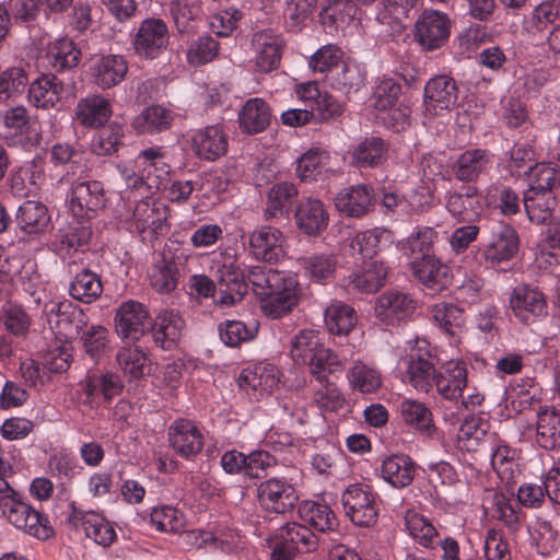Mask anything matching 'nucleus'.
<instances>
[{
	"label": "nucleus",
	"instance_id": "nucleus-1",
	"mask_svg": "<svg viewBox=\"0 0 560 560\" xmlns=\"http://www.w3.org/2000/svg\"><path fill=\"white\" fill-rule=\"evenodd\" d=\"M0 509L2 515L11 525L27 535L46 540L55 534L47 517L23 501L16 491L0 498Z\"/></svg>",
	"mask_w": 560,
	"mask_h": 560
},
{
	"label": "nucleus",
	"instance_id": "nucleus-2",
	"mask_svg": "<svg viewBox=\"0 0 560 560\" xmlns=\"http://www.w3.org/2000/svg\"><path fill=\"white\" fill-rule=\"evenodd\" d=\"M316 535L305 525L288 523L272 539L271 560H292L298 552H311L317 548Z\"/></svg>",
	"mask_w": 560,
	"mask_h": 560
},
{
	"label": "nucleus",
	"instance_id": "nucleus-3",
	"mask_svg": "<svg viewBox=\"0 0 560 560\" xmlns=\"http://www.w3.org/2000/svg\"><path fill=\"white\" fill-rule=\"evenodd\" d=\"M375 493L366 485H350L341 495L346 515L361 527H370L377 521L378 509Z\"/></svg>",
	"mask_w": 560,
	"mask_h": 560
},
{
	"label": "nucleus",
	"instance_id": "nucleus-4",
	"mask_svg": "<svg viewBox=\"0 0 560 560\" xmlns=\"http://www.w3.org/2000/svg\"><path fill=\"white\" fill-rule=\"evenodd\" d=\"M167 206L148 196L135 205L129 221L130 226L143 235V240H152L167 232Z\"/></svg>",
	"mask_w": 560,
	"mask_h": 560
},
{
	"label": "nucleus",
	"instance_id": "nucleus-5",
	"mask_svg": "<svg viewBox=\"0 0 560 560\" xmlns=\"http://www.w3.org/2000/svg\"><path fill=\"white\" fill-rule=\"evenodd\" d=\"M48 323L65 343L80 338L89 326V317L78 305L70 301L51 303L48 310Z\"/></svg>",
	"mask_w": 560,
	"mask_h": 560
},
{
	"label": "nucleus",
	"instance_id": "nucleus-6",
	"mask_svg": "<svg viewBox=\"0 0 560 560\" xmlns=\"http://www.w3.org/2000/svg\"><path fill=\"white\" fill-rule=\"evenodd\" d=\"M257 500L266 512L284 514L296 505L299 494L287 479L273 477L258 485Z\"/></svg>",
	"mask_w": 560,
	"mask_h": 560
},
{
	"label": "nucleus",
	"instance_id": "nucleus-7",
	"mask_svg": "<svg viewBox=\"0 0 560 560\" xmlns=\"http://www.w3.org/2000/svg\"><path fill=\"white\" fill-rule=\"evenodd\" d=\"M168 28L161 19H147L141 22L132 39L135 54L140 58L155 59L168 45Z\"/></svg>",
	"mask_w": 560,
	"mask_h": 560
},
{
	"label": "nucleus",
	"instance_id": "nucleus-8",
	"mask_svg": "<svg viewBox=\"0 0 560 560\" xmlns=\"http://www.w3.org/2000/svg\"><path fill=\"white\" fill-rule=\"evenodd\" d=\"M248 252L256 260L276 264L285 256V236L275 226H258L248 235Z\"/></svg>",
	"mask_w": 560,
	"mask_h": 560
},
{
	"label": "nucleus",
	"instance_id": "nucleus-9",
	"mask_svg": "<svg viewBox=\"0 0 560 560\" xmlns=\"http://www.w3.org/2000/svg\"><path fill=\"white\" fill-rule=\"evenodd\" d=\"M418 302L411 294L400 290H388L375 302V316L387 325H396L411 318Z\"/></svg>",
	"mask_w": 560,
	"mask_h": 560
},
{
	"label": "nucleus",
	"instance_id": "nucleus-10",
	"mask_svg": "<svg viewBox=\"0 0 560 560\" xmlns=\"http://www.w3.org/2000/svg\"><path fill=\"white\" fill-rule=\"evenodd\" d=\"M510 307L514 316L524 324H532L547 315V301L537 287L521 284L510 295Z\"/></svg>",
	"mask_w": 560,
	"mask_h": 560
},
{
	"label": "nucleus",
	"instance_id": "nucleus-11",
	"mask_svg": "<svg viewBox=\"0 0 560 560\" xmlns=\"http://www.w3.org/2000/svg\"><path fill=\"white\" fill-rule=\"evenodd\" d=\"M71 512L67 516V524L74 528H82L88 538L93 539L103 547L110 546L116 539L113 525L101 514L93 511H82L70 504Z\"/></svg>",
	"mask_w": 560,
	"mask_h": 560
},
{
	"label": "nucleus",
	"instance_id": "nucleus-12",
	"mask_svg": "<svg viewBox=\"0 0 560 560\" xmlns=\"http://www.w3.org/2000/svg\"><path fill=\"white\" fill-rule=\"evenodd\" d=\"M450 30L451 21L445 13L425 10L416 22L415 36L424 49L433 50L445 44Z\"/></svg>",
	"mask_w": 560,
	"mask_h": 560
},
{
	"label": "nucleus",
	"instance_id": "nucleus-13",
	"mask_svg": "<svg viewBox=\"0 0 560 560\" xmlns=\"http://www.w3.org/2000/svg\"><path fill=\"white\" fill-rule=\"evenodd\" d=\"M149 324L147 307L133 300H128L119 305L115 315V328L119 337L130 340H139L144 335Z\"/></svg>",
	"mask_w": 560,
	"mask_h": 560
},
{
	"label": "nucleus",
	"instance_id": "nucleus-14",
	"mask_svg": "<svg viewBox=\"0 0 560 560\" xmlns=\"http://www.w3.org/2000/svg\"><path fill=\"white\" fill-rule=\"evenodd\" d=\"M168 442L177 455L191 459L203 448V435L188 419L175 420L167 430Z\"/></svg>",
	"mask_w": 560,
	"mask_h": 560
},
{
	"label": "nucleus",
	"instance_id": "nucleus-15",
	"mask_svg": "<svg viewBox=\"0 0 560 560\" xmlns=\"http://www.w3.org/2000/svg\"><path fill=\"white\" fill-rule=\"evenodd\" d=\"M218 284L217 303L231 306L247 293L248 281L243 270L233 262L223 264L215 271Z\"/></svg>",
	"mask_w": 560,
	"mask_h": 560
},
{
	"label": "nucleus",
	"instance_id": "nucleus-16",
	"mask_svg": "<svg viewBox=\"0 0 560 560\" xmlns=\"http://www.w3.org/2000/svg\"><path fill=\"white\" fill-rule=\"evenodd\" d=\"M70 210L77 218L90 217L105 205L104 186L98 180L73 183L69 195Z\"/></svg>",
	"mask_w": 560,
	"mask_h": 560
},
{
	"label": "nucleus",
	"instance_id": "nucleus-17",
	"mask_svg": "<svg viewBox=\"0 0 560 560\" xmlns=\"http://www.w3.org/2000/svg\"><path fill=\"white\" fill-rule=\"evenodd\" d=\"M457 100L458 86L452 77L435 75L424 86V106L433 115L450 110L457 104Z\"/></svg>",
	"mask_w": 560,
	"mask_h": 560
},
{
	"label": "nucleus",
	"instance_id": "nucleus-18",
	"mask_svg": "<svg viewBox=\"0 0 560 560\" xmlns=\"http://www.w3.org/2000/svg\"><path fill=\"white\" fill-rule=\"evenodd\" d=\"M186 323L178 311L163 310L152 324L151 331L155 346L163 350L175 349L185 335Z\"/></svg>",
	"mask_w": 560,
	"mask_h": 560
},
{
	"label": "nucleus",
	"instance_id": "nucleus-19",
	"mask_svg": "<svg viewBox=\"0 0 560 560\" xmlns=\"http://www.w3.org/2000/svg\"><path fill=\"white\" fill-rule=\"evenodd\" d=\"M492 164V154L485 149H469L458 155L452 163L453 176L462 183H476L481 176L489 173Z\"/></svg>",
	"mask_w": 560,
	"mask_h": 560
},
{
	"label": "nucleus",
	"instance_id": "nucleus-20",
	"mask_svg": "<svg viewBox=\"0 0 560 560\" xmlns=\"http://www.w3.org/2000/svg\"><path fill=\"white\" fill-rule=\"evenodd\" d=\"M446 209L457 221L472 223L483 211L482 197L476 186L468 185L447 194Z\"/></svg>",
	"mask_w": 560,
	"mask_h": 560
},
{
	"label": "nucleus",
	"instance_id": "nucleus-21",
	"mask_svg": "<svg viewBox=\"0 0 560 560\" xmlns=\"http://www.w3.org/2000/svg\"><path fill=\"white\" fill-rule=\"evenodd\" d=\"M518 250V236L509 224H497L482 249V256L492 264L512 259Z\"/></svg>",
	"mask_w": 560,
	"mask_h": 560
},
{
	"label": "nucleus",
	"instance_id": "nucleus-22",
	"mask_svg": "<svg viewBox=\"0 0 560 560\" xmlns=\"http://www.w3.org/2000/svg\"><path fill=\"white\" fill-rule=\"evenodd\" d=\"M336 209L350 218H361L368 214L374 205L373 188L358 184L339 191L335 197Z\"/></svg>",
	"mask_w": 560,
	"mask_h": 560
},
{
	"label": "nucleus",
	"instance_id": "nucleus-23",
	"mask_svg": "<svg viewBox=\"0 0 560 560\" xmlns=\"http://www.w3.org/2000/svg\"><path fill=\"white\" fill-rule=\"evenodd\" d=\"M247 281L252 284L253 291L260 300L271 294H279L280 290H285L287 287L293 288L298 285L294 277L264 266L250 267L247 273Z\"/></svg>",
	"mask_w": 560,
	"mask_h": 560
},
{
	"label": "nucleus",
	"instance_id": "nucleus-24",
	"mask_svg": "<svg viewBox=\"0 0 560 560\" xmlns=\"http://www.w3.org/2000/svg\"><path fill=\"white\" fill-rule=\"evenodd\" d=\"M252 47L256 66L261 72H270L280 65L283 39L272 31L265 30L254 33Z\"/></svg>",
	"mask_w": 560,
	"mask_h": 560
},
{
	"label": "nucleus",
	"instance_id": "nucleus-25",
	"mask_svg": "<svg viewBox=\"0 0 560 560\" xmlns=\"http://www.w3.org/2000/svg\"><path fill=\"white\" fill-rule=\"evenodd\" d=\"M295 223L306 235H318L326 230L329 214L325 205L318 198H302L295 209Z\"/></svg>",
	"mask_w": 560,
	"mask_h": 560
},
{
	"label": "nucleus",
	"instance_id": "nucleus-26",
	"mask_svg": "<svg viewBox=\"0 0 560 560\" xmlns=\"http://www.w3.org/2000/svg\"><path fill=\"white\" fill-rule=\"evenodd\" d=\"M412 270L418 281L433 292L445 290L452 282L450 267L432 255L413 261Z\"/></svg>",
	"mask_w": 560,
	"mask_h": 560
},
{
	"label": "nucleus",
	"instance_id": "nucleus-27",
	"mask_svg": "<svg viewBox=\"0 0 560 560\" xmlns=\"http://www.w3.org/2000/svg\"><path fill=\"white\" fill-rule=\"evenodd\" d=\"M194 153L202 160L215 161L228 151V137L219 125L197 130L191 138Z\"/></svg>",
	"mask_w": 560,
	"mask_h": 560
},
{
	"label": "nucleus",
	"instance_id": "nucleus-28",
	"mask_svg": "<svg viewBox=\"0 0 560 560\" xmlns=\"http://www.w3.org/2000/svg\"><path fill=\"white\" fill-rule=\"evenodd\" d=\"M66 94L63 82L54 74H43L28 89L30 102L37 108H57Z\"/></svg>",
	"mask_w": 560,
	"mask_h": 560
},
{
	"label": "nucleus",
	"instance_id": "nucleus-29",
	"mask_svg": "<svg viewBox=\"0 0 560 560\" xmlns=\"http://www.w3.org/2000/svg\"><path fill=\"white\" fill-rule=\"evenodd\" d=\"M423 347L412 350L409 354L408 377L411 385L419 390L428 392L435 380V368L432 354L425 349L427 342L422 341Z\"/></svg>",
	"mask_w": 560,
	"mask_h": 560
},
{
	"label": "nucleus",
	"instance_id": "nucleus-30",
	"mask_svg": "<svg viewBox=\"0 0 560 560\" xmlns=\"http://www.w3.org/2000/svg\"><path fill=\"white\" fill-rule=\"evenodd\" d=\"M128 72V63L120 55H107L97 59L93 65L95 84L105 90L121 83Z\"/></svg>",
	"mask_w": 560,
	"mask_h": 560
},
{
	"label": "nucleus",
	"instance_id": "nucleus-31",
	"mask_svg": "<svg viewBox=\"0 0 560 560\" xmlns=\"http://www.w3.org/2000/svg\"><path fill=\"white\" fill-rule=\"evenodd\" d=\"M330 154L328 151L313 147L298 160L296 176L305 183L325 179L329 170Z\"/></svg>",
	"mask_w": 560,
	"mask_h": 560
},
{
	"label": "nucleus",
	"instance_id": "nucleus-32",
	"mask_svg": "<svg viewBox=\"0 0 560 560\" xmlns=\"http://www.w3.org/2000/svg\"><path fill=\"white\" fill-rule=\"evenodd\" d=\"M433 384L443 398L448 400L459 398L467 387V369L465 363L459 361L447 362L444 373L436 375Z\"/></svg>",
	"mask_w": 560,
	"mask_h": 560
},
{
	"label": "nucleus",
	"instance_id": "nucleus-33",
	"mask_svg": "<svg viewBox=\"0 0 560 560\" xmlns=\"http://www.w3.org/2000/svg\"><path fill=\"white\" fill-rule=\"evenodd\" d=\"M387 267L382 261L371 260L361 270L353 271L348 277V288L361 293H374L385 284Z\"/></svg>",
	"mask_w": 560,
	"mask_h": 560
},
{
	"label": "nucleus",
	"instance_id": "nucleus-34",
	"mask_svg": "<svg viewBox=\"0 0 560 560\" xmlns=\"http://www.w3.org/2000/svg\"><path fill=\"white\" fill-rule=\"evenodd\" d=\"M415 462L405 454H395L386 457L381 467L382 478L394 488L408 487L416 475Z\"/></svg>",
	"mask_w": 560,
	"mask_h": 560
},
{
	"label": "nucleus",
	"instance_id": "nucleus-35",
	"mask_svg": "<svg viewBox=\"0 0 560 560\" xmlns=\"http://www.w3.org/2000/svg\"><path fill=\"white\" fill-rule=\"evenodd\" d=\"M279 383L278 370L269 363H259L244 369L238 377L241 388L260 394L270 393Z\"/></svg>",
	"mask_w": 560,
	"mask_h": 560
},
{
	"label": "nucleus",
	"instance_id": "nucleus-36",
	"mask_svg": "<svg viewBox=\"0 0 560 560\" xmlns=\"http://www.w3.org/2000/svg\"><path fill=\"white\" fill-rule=\"evenodd\" d=\"M303 275L311 281L322 283L335 276L338 260L330 253H313L298 259Z\"/></svg>",
	"mask_w": 560,
	"mask_h": 560
},
{
	"label": "nucleus",
	"instance_id": "nucleus-37",
	"mask_svg": "<svg viewBox=\"0 0 560 560\" xmlns=\"http://www.w3.org/2000/svg\"><path fill=\"white\" fill-rule=\"evenodd\" d=\"M271 120L268 104L261 98L248 100L238 113L240 128L248 135L264 131Z\"/></svg>",
	"mask_w": 560,
	"mask_h": 560
},
{
	"label": "nucleus",
	"instance_id": "nucleus-38",
	"mask_svg": "<svg viewBox=\"0 0 560 560\" xmlns=\"http://www.w3.org/2000/svg\"><path fill=\"white\" fill-rule=\"evenodd\" d=\"M109 102L101 95H91L79 101L75 110L78 121L86 127L98 128L109 119Z\"/></svg>",
	"mask_w": 560,
	"mask_h": 560
},
{
	"label": "nucleus",
	"instance_id": "nucleus-39",
	"mask_svg": "<svg viewBox=\"0 0 560 560\" xmlns=\"http://www.w3.org/2000/svg\"><path fill=\"white\" fill-rule=\"evenodd\" d=\"M174 114L162 105L145 107L132 120V127L140 133H160L171 128Z\"/></svg>",
	"mask_w": 560,
	"mask_h": 560
},
{
	"label": "nucleus",
	"instance_id": "nucleus-40",
	"mask_svg": "<svg viewBox=\"0 0 560 560\" xmlns=\"http://www.w3.org/2000/svg\"><path fill=\"white\" fill-rule=\"evenodd\" d=\"M400 413L404 421L420 434L433 438L436 433L432 412L423 402L405 399L400 404Z\"/></svg>",
	"mask_w": 560,
	"mask_h": 560
},
{
	"label": "nucleus",
	"instance_id": "nucleus-41",
	"mask_svg": "<svg viewBox=\"0 0 560 560\" xmlns=\"http://www.w3.org/2000/svg\"><path fill=\"white\" fill-rule=\"evenodd\" d=\"M116 362L122 374L131 380H138L149 373V358L138 345H128L118 349Z\"/></svg>",
	"mask_w": 560,
	"mask_h": 560
},
{
	"label": "nucleus",
	"instance_id": "nucleus-42",
	"mask_svg": "<svg viewBox=\"0 0 560 560\" xmlns=\"http://www.w3.org/2000/svg\"><path fill=\"white\" fill-rule=\"evenodd\" d=\"M388 145L380 137L364 138L353 149L352 160L360 167H377L387 160Z\"/></svg>",
	"mask_w": 560,
	"mask_h": 560
},
{
	"label": "nucleus",
	"instance_id": "nucleus-43",
	"mask_svg": "<svg viewBox=\"0 0 560 560\" xmlns=\"http://www.w3.org/2000/svg\"><path fill=\"white\" fill-rule=\"evenodd\" d=\"M15 220L23 232L34 234L43 231L48 225L50 217L44 203L26 200L19 207Z\"/></svg>",
	"mask_w": 560,
	"mask_h": 560
},
{
	"label": "nucleus",
	"instance_id": "nucleus-44",
	"mask_svg": "<svg viewBox=\"0 0 560 560\" xmlns=\"http://www.w3.org/2000/svg\"><path fill=\"white\" fill-rule=\"evenodd\" d=\"M524 174L529 185L526 191L553 195V189L560 186V170L556 164L537 163L524 171Z\"/></svg>",
	"mask_w": 560,
	"mask_h": 560
},
{
	"label": "nucleus",
	"instance_id": "nucleus-45",
	"mask_svg": "<svg viewBox=\"0 0 560 560\" xmlns=\"http://www.w3.org/2000/svg\"><path fill=\"white\" fill-rule=\"evenodd\" d=\"M298 188L292 183L282 182L273 185L267 195V207L264 212L265 219L268 221L288 213V209L298 197Z\"/></svg>",
	"mask_w": 560,
	"mask_h": 560
},
{
	"label": "nucleus",
	"instance_id": "nucleus-46",
	"mask_svg": "<svg viewBox=\"0 0 560 560\" xmlns=\"http://www.w3.org/2000/svg\"><path fill=\"white\" fill-rule=\"evenodd\" d=\"M325 324L330 334L347 335L357 324L354 310L340 301H334L326 307Z\"/></svg>",
	"mask_w": 560,
	"mask_h": 560
},
{
	"label": "nucleus",
	"instance_id": "nucleus-47",
	"mask_svg": "<svg viewBox=\"0 0 560 560\" xmlns=\"http://www.w3.org/2000/svg\"><path fill=\"white\" fill-rule=\"evenodd\" d=\"M537 443L552 450L560 445V415L555 409H544L537 415Z\"/></svg>",
	"mask_w": 560,
	"mask_h": 560
},
{
	"label": "nucleus",
	"instance_id": "nucleus-48",
	"mask_svg": "<svg viewBox=\"0 0 560 560\" xmlns=\"http://www.w3.org/2000/svg\"><path fill=\"white\" fill-rule=\"evenodd\" d=\"M299 513L305 523L318 532H330L338 526V520L327 504L305 502L300 506Z\"/></svg>",
	"mask_w": 560,
	"mask_h": 560
},
{
	"label": "nucleus",
	"instance_id": "nucleus-49",
	"mask_svg": "<svg viewBox=\"0 0 560 560\" xmlns=\"http://www.w3.org/2000/svg\"><path fill=\"white\" fill-rule=\"evenodd\" d=\"M350 387L361 394H373L382 386L380 372L362 361H355L347 373Z\"/></svg>",
	"mask_w": 560,
	"mask_h": 560
},
{
	"label": "nucleus",
	"instance_id": "nucleus-50",
	"mask_svg": "<svg viewBox=\"0 0 560 560\" xmlns=\"http://www.w3.org/2000/svg\"><path fill=\"white\" fill-rule=\"evenodd\" d=\"M69 291L74 300L91 303L102 294L103 284L97 273L84 268L75 275Z\"/></svg>",
	"mask_w": 560,
	"mask_h": 560
},
{
	"label": "nucleus",
	"instance_id": "nucleus-51",
	"mask_svg": "<svg viewBox=\"0 0 560 560\" xmlns=\"http://www.w3.org/2000/svg\"><path fill=\"white\" fill-rule=\"evenodd\" d=\"M523 203L529 221L544 224L552 217L556 198L551 194L525 191Z\"/></svg>",
	"mask_w": 560,
	"mask_h": 560
},
{
	"label": "nucleus",
	"instance_id": "nucleus-52",
	"mask_svg": "<svg viewBox=\"0 0 560 560\" xmlns=\"http://www.w3.org/2000/svg\"><path fill=\"white\" fill-rule=\"evenodd\" d=\"M170 13L179 33H190L201 14V0H171Z\"/></svg>",
	"mask_w": 560,
	"mask_h": 560
},
{
	"label": "nucleus",
	"instance_id": "nucleus-53",
	"mask_svg": "<svg viewBox=\"0 0 560 560\" xmlns=\"http://www.w3.org/2000/svg\"><path fill=\"white\" fill-rule=\"evenodd\" d=\"M483 201L488 207L500 209L504 215H512L520 210V198L509 186L492 184L486 189Z\"/></svg>",
	"mask_w": 560,
	"mask_h": 560
},
{
	"label": "nucleus",
	"instance_id": "nucleus-54",
	"mask_svg": "<svg viewBox=\"0 0 560 560\" xmlns=\"http://www.w3.org/2000/svg\"><path fill=\"white\" fill-rule=\"evenodd\" d=\"M80 50L69 38H59L49 45L47 58L51 67L62 71L75 67L80 59Z\"/></svg>",
	"mask_w": 560,
	"mask_h": 560
},
{
	"label": "nucleus",
	"instance_id": "nucleus-55",
	"mask_svg": "<svg viewBox=\"0 0 560 560\" xmlns=\"http://www.w3.org/2000/svg\"><path fill=\"white\" fill-rule=\"evenodd\" d=\"M298 285L287 287L285 290H280L279 294H271L261 299L262 313L273 319L285 316L298 304Z\"/></svg>",
	"mask_w": 560,
	"mask_h": 560
},
{
	"label": "nucleus",
	"instance_id": "nucleus-56",
	"mask_svg": "<svg viewBox=\"0 0 560 560\" xmlns=\"http://www.w3.org/2000/svg\"><path fill=\"white\" fill-rule=\"evenodd\" d=\"M306 365L308 366L311 376L316 380L318 384H323L328 380L330 374L340 370L341 361L334 350L323 345V347H319L314 358L307 361Z\"/></svg>",
	"mask_w": 560,
	"mask_h": 560
},
{
	"label": "nucleus",
	"instance_id": "nucleus-57",
	"mask_svg": "<svg viewBox=\"0 0 560 560\" xmlns=\"http://www.w3.org/2000/svg\"><path fill=\"white\" fill-rule=\"evenodd\" d=\"M323 345L317 331L303 329L291 339V358L295 363L306 364Z\"/></svg>",
	"mask_w": 560,
	"mask_h": 560
},
{
	"label": "nucleus",
	"instance_id": "nucleus-58",
	"mask_svg": "<svg viewBox=\"0 0 560 560\" xmlns=\"http://www.w3.org/2000/svg\"><path fill=\"white\" fill-rule=\"evenodd\" d=\"M439 234L431 226H417L413 232L399 243L400 249L407 254L430 255L434 244L438 242Z\"/></svg>",
	"mask_w": 560,
	"mask_h": 560
},
{
	"label": "nucleus",
	"instance_id": "nucleus-59",
	"mask_svg": "<svg viewBox=\"0 0 560 560\" xmlns=\"http://www.w3.org/2000/svg\"><path fill=\"white\" fill-rule=\"evenodd\" d=\"M430 313L432 320L450 336H454L464 323V311L452 303L434 304Z\"/></svg>",
	"mask_w": 560,
	"mask_h": 560
},
{
	"label": "nucleus",
	"instance_id": "nucleus-60",
	"mask_svg": "<svg viewBox=\"0 0 560 560\" xmlns=\"http://www.w3.org/2000/svg\"><path fill=\"white\" fill-rule=\"evenodd\" d=\"M257 325L247 326L236 319H228L219 325V335L222 342L229 347H237L242 342L253 340L257 334Z\"/></svg>",
	"mask_w": 560,
	"mask_h": 560
},
{
	"label": "nucleus",
	"instance_id": "nucleus-61",
	"mask_svg": "<svg viewBox=\"0 0 560 560\" xmlns=\"http://www.w3.org/2000/svg\"><path fill=\"white\" fill-rule=\"evenodd\" d=\"M178 277L177 264L174 260L163 259L153 268L151 285L159 293H170L177 287Z\"/></svg>",
	"mask_w": 560,
	"mask_h": 560
},
{
	"label": "nucleus",
	"instance_id": "nucleus-62",
	"mask_svg": "<svg viewBox=\"0 0 560 560\" xmlns=\"http://www.w3.org/2000/svg\"><path fill=\"white\" fill-rule=\"evenodd\" d=\"M91 235V229L81 222H75L65 229H60L58 232L59 250L66 254L78 252L80 247L89 242Z\"/></svg>",
	"mask_w": 560,
	"mask_h": 560
},
{
	"label": "nucleus",
	"instance_id": "nucleus-63",
	"mask_svg": "<svg viewBox=\"0 0 560 560\" xmlns=\"http://www.w3.org/2000/svg\"><path fill=\"white\" fill-rule=\"evenodd\" d=\"M150 520L160 532L177 533L185 526L183 513L170 505L153 509Z\"/></svg>",
	"mask_w": 560,
	"mask_h": 560
},
{
	"label": "nucleus",
	"instance_id": "nucleus-64",
	"mask_svg": "<svg viewBox=\"0 0 560 560\" xmlns=\"http://www.w3.org/2000/svg\"><path fill=\"white\" fill-rule=\"evenodd\" d=\"M406 525L410 535L423 547L433 548L439 544L435 527L423 515H410L406 521Z\"/></svg>",
	"mask_w": 560,
	"mask_h": 560
}]
</instances>
